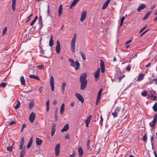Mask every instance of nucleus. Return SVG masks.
Returning <instances> with one entry per match:
<instances>
[{"label":"nucleus","mask_w":157,"mask_h":157,"mask_svg":"<svg viewBox=\"0 0 157 157\" xmlns=\"http://www.w3.org/2000/svg\"><path fill=\"white\" fill-rule=\"evenodd\" d=\"M87 74L83 73L81 74L80 77V81L81 83L80 89L83 90L86 87L87 83V80L86 79Z\"/></svg>","instance_id":"nucleus-1"},{"label":"nucleus","mask_w":157,"mask_h":157,"mask_svg":"<svg viewBox=\"0 0 157 157\" xmlns=\"http://www.w3.org/2000/svg\"><path fill=\"white\" fill-rule=\"evenodd\" d=\"M77 39V35L75 33L73 36L71 43V52L74 53L75 49V43Z\"/></svg>","instance_id":"nucleus-2"},{"label":"nucleus","mask_w":157,"mask_h":157,"mask_svg":"<svg viewBox=\"0 0 157 157\" xmlns=\"http://www.w3.org/2000/svg\"><path fill=\"white\" fill-rule=\"evenodd\" d=\"M68 61L70 63V65L71 66L73 67H75V62L74 60L72 59H68ZM75 65L76 67L75 68V69L76 70H77L79 69V67L80 66V64L77 61H75Z\"/></svg>","instance_id":"nucleus-3"},{"label":"nucleus","mask_w":157,"mask_h":157,"mask_svg":"<svg viewBox=\"0 0 157 157\" xmlns=\"http://www.w3.org/2000/svg\"><path fill=\"white\" fill-rule=\"evenodd\" d=\"M157 120V115L156 114L154 116V118L153 121L149 123V125L151 127H155L156 123Z\"/></svg>","instance_id":"nucleus-4"},{"label":"nucleus","mask_w":157,"mask_h":157,"mask_svg":"<svg viewBox=\"0 0 157 157\" xmlns=\"http://www.w3.org/2000/svg\"><path fill=\"white\" fill-rule=\"evenodd\" d=\"M50 84L51 87V90L52 91H54V78L52 76H51L50 79Z\"/></svg>","instance_id":"nucleus-5"},{"label":"nucleus","mask_w":157,"mask_h":157,"mask_svg":"<svg viewBox=\"0 0 157 157\" xmlns=\"http://www.w3.org/2000/svg\"><path fill=\"white\" fill-rule=\"evenodd\" d=\"M36 117V115L34 113H32L29 116V120L31 123H33Z\"/></svg>","instance_id":"nucleus-6"},{"label":"nucleus","mask_w":157,"mask_h":157,"mask_svg":"<svg viewBox=\"0 0 157 157\" xmlns=\"http://www.w3.org/2000/svg\"><path fill=\"white\" fill-rule=\"evenodd\" d=\"M75 95L78 99L82 103H83L84 101V99L82 96L80 94L78 93H75Z\"/></svg>","instance_id":"nucleus-7"},{"label":"nucleus","mask_w":157,"mask_h":157,"mask_svg":"<svg viewBox=\"0 0 157 157\" xmlns=\"http://www.w3.org/2000/svg\"><path fill=\"white\" fill-rule=\"evenodd\" d=\"M60 144H57L55 147V154L56 156H58L59 153Z\"/></svg>","instance_id":"nucleus-8"},{"label":"nucleus","mask_w":157,"mask_h":157,"mask_svg":"<svg viewBox=\"0 0 157 157\" xmlns=\"http://www.w3.org/2000/svg\"><path fill=\"white\" fill-rule=\"evenodd\" d=\"M86 11H84L81 14L80 21L81 22L83 21L86 18Z\"/></svg>","instance_id":"nucleus-9"},{"label":"nucleus","mask_w":157,"mask_h":157,"mask_svg":"<svg viewBox=\"0 0 157 157\" xmlns=\"http://www.w3.org/2000/svg\"><path fill=\"white\" fill-rule=\"evenodd\" d=\"M100 72V69L99 68H98L96 71L94 73V75L95 78V79L96 81H97L98 80V79L99 77Z\"/></svg>","instance_id":"nucleus-10"},{"label":"nucleus","mask_w":157,"mask_h":157,"mask_svg":"<svg viewBox=\"0 0 157 157\" xmlns=\"http://www.w3.org/2000/svg\"><path fill=\"white\" fill-rule=\"evenodd\" d=\"M56 44L57 45L56 47V50L57 53H59L60 50V43L58 40L57 41Z\"/></svg>","instance_id":"nucleus-11"},{"label":"nucleus","mask_w":157,"mask_h":157,"mask_svg":"<svg viewBox=\"0 0 157 157\" xmlns=\"http://www.w3.org/2000/svg\"><path fill=\"white\" fill-rule=\"evenodd\" d=\"M92 116L91 115H90L88 117L87 119L85 121L86 126V127H88L89 123L90 122V121L92 118Z\"/></svg>","instance_id":"nucleus-12"},{"label":"nucleus","mask_w":157,"mask_h":157,"mask_svg":"<svg viewBox=\"0 0 157 157\" xmlns=\"http://www.w3.org/2000/svg\"><path fill=\"white\" fill-rule=\"evenodd\" d=\"M63 6L62 4H60L59 7L58 11V16L60 17L62 13Z\"/></svg>","instance_id":"nucleus-13"},{"label":"nucleus","mask_w":157,"mask_h":157,"mask_svg":"<svg viewBox=\"0 0 157 157\" xmlns=\"http://www.w3.org/2000/svg\"><path fill=\"white\" fill-rule=\"evenodd\" d=\"M146 7V5L144 4H140L139 5L137 10L138 12H139L141 10H143Z\"/></svg>","instance_id":"nucleus-14"},{"label":"nucleus","mask_w":157,"mask_h":157,"mask_svg":"<svg viewBox=\"0 0 157 157\" xmlns=\"http://www.w3.org/2000/svg\"><path fill=\"white\" fill-rule=\"evenodd\" d=\"M110 0H107L103 4L102 7V9L104 10L108 6L110 2Z\"/></svg>","instance_id":"nucleus-15"},{"label":"nucleus","mask_w":157,"mask_h":157,"mask_svg":"<svg viewBox=\"0 0 157 157\" xmlns=\"http://www.w3.org/2000/svg\"><path fill=\"white\" fill-rule=\"evenodd\" d=\"M20 80L21 85L24 86L25 85V80L23 76H22L20 77Z\"/></svg>","instance_id":"nucleus-16"},{"label":"nucleus","mask_w":157,"mask_h":157,"mask_svg":"<svg viewBox=\"0 0 157 157\" xmlns=\"http://www.w3.org/2000/svg\"><path fill=\"white\" fill-rule=\"evenodd\" d=\"M24 144V140L23 137H22L21 139V141L20 145V148L22 149Z\"/></svg>","instance_id":"nucleus-17"},{"label":"nucleus","mask_w":157,"mask_h":157,"mask_svg":"<svg viewBox=\"0 0 157 157\" xmlns=\"http://www.w3.org/2000/svg\"><path fill=\"white\" fill-rule=\"evenodd\" d=\"M69 128V125L68 124H66L64 126L63 128L61 131L62 132H63L67 131Z\"/></svg>","instance_id":"nucleus-18"},{"label":"nucleus","mask_w":157,"mask_h":157,"mask_svg":"<svg viewBox=\"0 0 157 157\" xmlns=\"http://www.w3.org/2000/svg\"><path fill=\"white\" fill-rule=\"evenodd\" d=\"M65 105L64 103L62 104L60 107V113L61 114L63 115Z\"/></svg>","instance_id":"nucleus-19"},{"label":"nucleus","mask_w":157,"mask_h":157,"mask_svg":"<svg viewBox=\"0 0 157 157\" xmlns=\"http://www.w3.org/2000/svg\"><path fill=\"white\" fill-rule=\"evenodd\" d=\"M42 142V141L40 138H36V143L38 145H40Z\"/></svg>","instance_id":"nucleus-20"},{"label":"nucleus","mask_w":157,"mask_h":157,"mask_svg":"<svg viewBox=\"0 0 157 157\" xmlns=\"http://www.w3.org/2000/svg\"><path fill=\"white\" fill-rule=\"evenodd\" d=\"M54 40H53V37L52 36H51L50 40L49 42V45L50 47H52L53 45Z\"/></svg>","instance_id":"nucleus-21"},{"label":"nucleus","mask_w":157,"mask_h":157,"mask_svg":"<svg viewBox=\"0 0 157 157\" xmlns=\"http://www.w3.org/2000/svg\"><path fill=\"white\" fill-rule=\"evenodd\" d=\"M16 0H12V10L15 11V10Z\"/></svg>","instance_id":"nucleus-22"},{"label":"nucleus","mask_w":157,"mask_h":157,"mask_svg":"<svg viewBox=\"0 0 157 157\" xmlns=\"http://www.w3.org/2000/svg\"><path fill=\"white\" fill-rule=\"evenodd\" d=\"M29 77L30 78H34L38 80H40L38 76H36L34 75H29Z\"/></svg>","instance_id":"nucleus-23"},{"label":"nucleus","mask_w":157,"mask_h":157,"mask_svg":"<svg viewBox=\"0 0 157 157\" xmlns=\"http://www.w3.org/2000/svg\"><path fill=\"white\" fill-rule=\"evenodd\" d=\"M102 91V89H101L99 90L98 93V95H97V97L98 101L99 100H100V99Z\"/></svg>","instance_id":"nucleus-24"},{"label":"nucleus","mask_w":157,"mask_h":157,"mask_svg":"<svg viewBox=\"0 0 157 157\" xmlns=\"http://www.w3.org/2000/svg\"><path fill=\"white\" fill-rule=\"evenodd\" d=\"M151 11L147 12L145 15L144 17L143 20H145L147 19L148 17L149 16L151 13Z\"/></svg>","instance_id":"nucleus-25"},{"label":"nucleus","mask_w":157,"mask_h":157,"mask_svg":"<svg viewBox=\"0 0 157 157\" xmlns=\"http://www.w3.org/2000/svg\"><path fill=\"white\" fill-rule=\"evenodd\" d=\"M144 76V74H143V73L140 74L139 75V77L138 78V79H137L139 81H140V80H142L143 79Z\"/></svg>","instance_id":"nucleus-26"},{"label":"nucleus","mask_w":157,"mask_h":157,"mask_svg":"<svg viewBox=\"0 0 157 157\" xmlns=\"http://www.w3.org/2000/svg\"><path fill=\"white\" fill-rule=\"evenodd\" d=\"M33 137H32L29 140V143H28L27 145V147L28 148H29L31 146L32 143H33Z\"/></svg>","instance_id":"nucleus-27"},{"label":"nucleus","mask_w":157,"mask_h":157,"mask_svg":"<svg viewBox=\"0 0 157 157\" xmlns=\"http://www.w3.org/2000/svg\"><path fill=\"white\" fill-rule=\"evenodd\" d=\"M79 0H74L71 5V8L73 6H75Z\"/></svg>","instance_id":"nucleus-28"},{"label":"nucleus","mask_w":157,"mask_h":157,"mask_svg":"<svg viewBox=\"0 0 157 157\" xmlns=\"http://www.w3.org/2000/svg\"><path fill=\"white\" fill-rule=\"evenodd\" d=\"M78 152L79 154L81 156V155L83 154V150L82 148L81 147H79L78 149Z\"/></svg>","instance_id":"nucleus-29"},{"label":"nucleus","mask_w":157,"mask_h":157,"mask_svg":"<svg viewBox=\"0 0 157 157\" xmlns=\"http://www.w3.org/2000/svg\"><path fill=\"white\" fill-rule=\"evenodd\" d=\"M66 86V83H65V82H63L62 85V90L63 93H64L65 91V87Z\"/></svg>","instance_id":"nucleus-30"},{"label":"nucleus","mask_w":157,"mask_h":157,"mask_svg":"<svg viewBox=\"0 0 157 157\" xmlns=\"http://www.w3.org/2000/svg\"><path fill=\"white\" fill-rule=\"evenodd\" d=\"M47 13L48 16H50L52 17V16H51V14L50 13V8H49V5H48V6Z\"/></svg>","instance_id":"nucleus-31"},{"label":"nucleus","mask_w":157,"mask_h":157,"mask_svg":"<svg viewBox=\"0 0 157 157\" xmlns=\"http://www.w3.org/2000/svg\"><path fill=\"white\" fill-rule=\"evenodd\" d=\"M46 104L47 107L46 111L48 112L49 109V100L46 101Z\"/></svg>","instance_id":"nucleus-32"},{"label":"nucleus","mask_w":157,"mask_h":157,"mask_svg":"<svg viewBox=\"0 0 157 157\" xmlns=\"http://www.w3.org/2000/svg\"><path fill=\"white\" fill-rule=\"evenodd\" d=\"M153 109L155 112H157V103L156 102H155V104L153 105Z\"/></svg>","instance_id":"nucleus-33"},{"label":"nucleus","mask_w":157,"mask_h":157,"mask_svg":"<svg viewBox=\"0 0 157 157\" xmlns=\"http://www.w3.org/2000/svg\"><path fill=\"white\" fill-rule=\"evenodd\" d=\"M100 67L101 68H105L104 61L102 59L100 60Z\"/></svg>","instance_id":"nucleus-34"},{"label":"nucleus","mask_w":157,"mask_h":157,"mask_svg":"<svg viewBox=\"0 0 157 157\" xmlns=\"http://www.w3.org/2000/svg\"><path fill=\"white\" fill-rule=\"evenodd\" d=\"M20 102L19 101H18L16 105L15 106V109H17L20 106Z\"/></svg>","instance_id":"nucleus-35"},{"label":"nucleus","mask_w":157,"mask_h":157,"mask_svg":"<svg viewBox=\"0 0 157 157\" xmlns=\"http://www.w3.org/2000/svg\"><path fill=\"white\" fill-rule=\"evenodd\" d=\"M121 110V108L120 107H117L116 108L114 112L117 114H118V113Z\"/></svg>","instance_id":"nucleus-36"},{"label":"nucleus","mask_w":157,"mask_h":157,"mask_svg":"<svg viewBox=\"0 0 157 157\" xmlns=\"http://www.w3.org/2000/svg\"><path fill=\"white\" fill-rule=\"evenodd\" d=\"M34 102L33 101L30 102L29 104V107L30 109H31L34 106Z\"/></svg>","instance_id":"nucleus-37"},{"label":"nucleus","mask_w":157,"mask_h":157,"mask_svg":"<svg viewBox=\"0 0 157 157\" xmlns=\"http://www.w3.org/2000/svg\"><path fill=\"white\" fill-rule=\"evenodd\" d=\"M125 19V17H122L121 19V21L120 22V26H122L123 24V22Z\"/></svg>","instance_id":"nucleus-38"},{"label":"nucleus","mask_w":157,"mask_h":157,"mask_svg":"<svg viewBox=\"0 0 157 157\" xmlns=\"http://www.w3.org/2000/svg\"><path fill=\"white\" fill-rule=\"evenodd\" d=\"M25 155V151L22 150L20 152V157H23Z\"/></svg>","instance_id":"nucleus-39"},{"label":"nucleus","mask_w":157,"mask_h":157,"mask_svg":"<svg viewBox=\"0 0 157 157\" xmlns=\"http://www.w3.org/2000/svg\"><path fill=\"white\" fill-rule=\"evenodd\" d=\"M80 53L81 56H82V59L83 60H84L86 59V57L84 53L82 52H80Z\"/></svg>","instance_id":"nucleus-40"},{"label":"nucleus","mask_w":157,"mask_h":157,"mask_svg":"<svg viewBox=\"0 0 157 157\" xmlns=\"http://www.w3.org/2000/svg\"><path fill=\"white\" fill-rule=\"evenodd\" d=\"M7 31V29L6 27H5L3 29L2 31V35L4 36L6 33Z\"/></svg>","instance_id":"nucleus-41"},{"label":"nucleus","mask_w":157,"mask_h":157,"mask_svg":"<svg viewBox=\"0 0 157 157\" xmlns=\"http://www.w3.org/2000/svg\"><path fill=\"white\" fill-rule=\"evenodd\" d=\"M143 140L144 141H146L147 140V135L146 134L144 135L143 137Z\"/></svg>","instance_id":"nucleus-42"},{"label":"nucleus","mask_w":157,"mask_h":157,"mask_svg":"<svg viewBox=\"0 0 157 157\" xmlns=\"http://www.w3.org/2000/svg\"><path fill=\"white\" fill-rule=\"evenodd\" d=\"M6 86V84L5 82H2L0 84V86L3 87H5Z\"/></svg>","instance_id":"nucleus-43"},{"label":"nucleus","mask_w":157,"mask_h":157,"mask_svg":"<svg viewBox=\"0 0 157 157\" xmlns=\"http://www.w3.org/2000/svg\"><path fill=\"white\" fill-rule=\"evenodd\" d=\"M13 149V147L12 146H10L8 147L7 148V150L9 151H12Z\"/></svg>","instance_id":"nucleus-44"},{"label":"nucleus","mask_w":157,"mask_h":157,"mask_svg":"<svg viewBox=\"0 0 157 157\" xmlns=\"http://www.w3.org/2000/svg\"><path fill=\"white\" fill-rule=\"evenodd\" d=\"M37 67H38L39 69L40 70L43 69L44 68V66L43 65L37 66Z\"/></svg>","instance_id":"nucleus-45"},{"label":"nucleus","mask_w":157,"mask_h":157,"mask_svg":"<svg viewBox=\"0 0 157 157\" xmlns=\"http://www.w3.org/2000/svg\"><path fill=\"white\" fill-rule=\"evenodd\" d=\"M141 95L144 96V97H145L147 95V93L146 91H144V92L142 93H141Z\"/></svg>","instance_id":"nucleus-46"},{"label":"nucleus","mask_w":157,"mask_h":157,"mask_svg":"<svg viewBox=\"0 0 157 157\" xmlns=\"http://www.w3.org/2000/svg\"><path fill=\"white\" fill-rule=\"evenodd\" d=\"M117 114L114 112L112 113V115L114 118H115L117 117Z\"/></svg>","instance_id":"nucleus-47"},{"label":"nucleus","mask_w":157,"mask_h":157,"mask_svg":"<svg viewBox=\"0 0 157 157\" xmlns=\"http://www.w3.org/2000/svg\"><path fill=\"white\" fill-rule=\"evenodd\" d=\"M55 131H56V130L52 129V131L51 132V136H52L54 135Z\"/></svg>","instance_id":"nucleus-48"},{"label":"nucleus","mask_w":157,"mask_h":157,"mask_svg":"<svg viewBox=\"0 0 157 157\" xmlns=\"http://www.w3.org/2000/svg\"><path fill=\"white\" fill-rule=\"evenodd\" d=\"M101 120L99 122V124L101 126L102 125V123H103V119L102 118V116L101 117Z\"/></svg>","instance_id":"nucleus-49"},{"label":"nucleus","mask_w":157,"mask_h":157,"mask_svg":"<svg viewBox=\"0 0 157 157\" xmlns=\"http://www.w3.org/2000/svg\"><path fill=\"white\" fill-rule=\"evenodd\" d=\"M131 67V65L129 64L128 66L127 67L126 69L128 71H129Z\"/></svg>","instance_id":"nucleus-50"},{"label":"nucleus","mask_w":157,"mask_h":157,"mask_svg":"<svg viewBox=\"0 0 157 157\" xmlns=\"http://www.w3.org/2000/svg\"><path fill=\"white\" fill-rule=\"evenodd\" d=\"M57 112V111L56 110V112H55V119L56 121H57V119H58Z\"/></svg>","instance_id":"nucleus-51"},{"label":"nucleus","mask_w":157,"mask_h":157,"mask_svg":"<svg viewBox=\"0 0 157 157\" xmlns=\"http://www.w3.org/2000/svg\"><path fill=\"white\" fill-rule=\"evenodd\" d=\"M39 21L41 23H42V17L41 16H40L39 17Z\"/></svg>","instance_id":"nucleus-52"},{"label":"nucleus","mask_w":157,"mask_h":157,"mask_svg":"<svg viewBox=\"0 0 157 157\" xmlns=\"http://www.w3.org/2000/svg\"><path fill=\"white\" fill-rule=\"evenodd\" d=\"M42 86H40L39 89V91L40 93H42Z\"/></svg>","instance_id":"nucleus-53"},{"label":"nucleus","mask_w":157,"mask_h":157,"mask_svg":"<svg viewBox=\"0 0 157 157\" xmlns=\"http://www.w3.org/2000/svg\"><path fill=\"white\" fill-rule=\"evenodd\" d=\"M148 30H146L140 36V37H141L144 35L146 32H147L148 31Z\"/></svg>","instance_id":"nucleus-54"},{"label":"nucleus","mask_w":157,"mask_h":157,"mask_svg":"<svg viewBox=\"0 0 157 157\" xmlns=\"http://www.w3.org/2000/svg\"><path fill=\"white\" fill-rule=\"evenodd\" d=\"M152 81H153L155 84L157 85V78L156 79H154L152 80Z\"/></svg>","instance_id":"nucleus-55"},{"label":"nucleus","mask_w":157,"mask_h":157,"mask_svg":"<svg viewBox=\"0 0 157 157\" xmlns=\"http://www.w3.org/2000/svg\"><path fill=\"white\" fill-rule=\"evenodd\" d=\"M90 142V140H87V147L89 149V143Z\"/></svg>","instance_id":"nucleus-56"},{"label":"nucleus","mask_w":157,"mask_h":157,"mask_svg":"<svg viewBox=\"0 0 157 157\" xmlns=\"http://www.w3.org/2000/svg\"><path fill=\"white\" fill-rule=\"evenodd\" d=\"M36 21L34 19L32 21V22L30 23V25L31 26H32L35 23V22Z\"/></svg>","instance_id":"nucleus-57"},{"label":"nucleus","mask_w":157,"mask_h":157,"mask_svg":"<svg viewBox=\"0 0 157 157\" xmlns=\"http://www.w3.org/2000/svg\"><path fill=\"white\" fill-rule=\"evenodd\" d=\"M147 27V26H145L144 27H143V28L142 29H141L140 30V32H139V33H141L142 32H143V30L145 29Z\"/></svg>","instance_id":"nucleus-58"},{"label":"nucleus","mask_w":157,"mask_h":157,"mask_svg":"<svg viewBox=\"0 0 157 157\" xmlns=\"http://www.w3.org/2000/svg\"><path fill=\"white\" fill-rule=\"evenodd\" d=\"M56 125L55 124H53L52 127V129L56 130L55 127Z\"/></svg>","instance_id":"nucleus-59"},{"label":"nucleus","mask_w":157,"mask_h":157,"mask_svg":"<svg viewBox=\"0 0 157 157\" xmlns=\"http://www.w3.org/2000/svg\"><path fill=\"white\" fill-rule=\"evenodd\" d=\"M26 127V125L25 124H24L22 125V128L21 129V131L22 132L23 130Z\"/></svg>","instance_id":"nucleus-60"},{"label":"nucleus","mask_w":157,"mask_h":157,"mask_svg":"<svg viewBox=\"0 0 157 157\" xmlns=\"http://www.w3.org/2000/svg\"><path fill=\"white\" fill-rule=\"evenodd\" d=\"M148 96L149 98H152L154 96L153 94H148Z\"/></svg>","instance_id":"nucleus-61"},{"label":"nucleus","mask_w":157,"mask_h":157,"mask_svg":"<svg viewBox=\"0 0 157 157\" xmlns=\"http://www.w3.org/2000/svg\"><path fill=\"white\" fill-rule=\"evenodd\" d=\"M131 41V40H128L125 42V44L127 45V44H129V43H130Z\"/></svg>","instance_id":"nucleus-62"},{"label":"nucleus","mask_w":157,"mask_h":157,"mask_svg":"<svg viewBox=\"0 0 157 157\" xmlns=\"http://www.w3.org/2000/svg\"><path fill=\"white\" fill-rule=\"evenodd\" d=\"M105 68H101V73H104L105 72Z\"/></svg>","instance_id":"nucleus-63"},{"label":"nucleus","mask_w":157,"mask_h":157,"mask_svg":"<svg viewBox=\"0 0 157 157\" xmlns=\"http://www.w3.org/2000/svg\"><path fill=\"white\" fill-rule=\"evenodd\" d=\"M75 154L73 153L72 155H70L69 157H75Z\"/></svg>","instance_id":"nucleus-64"}]
</instances>
